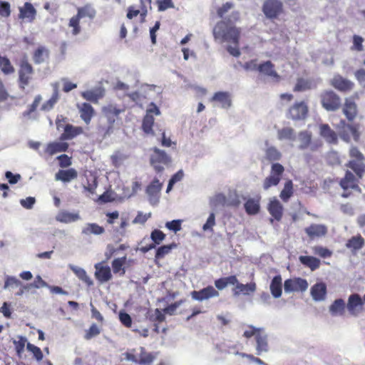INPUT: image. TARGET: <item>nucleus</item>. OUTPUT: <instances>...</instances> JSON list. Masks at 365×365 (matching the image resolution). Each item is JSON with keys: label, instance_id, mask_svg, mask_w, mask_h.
Instances as JSON below:
<instances>
[{"label": "nucleus", "instance_id": "obj_43", "mask_svg": "<svg viewBox=\"0 0 365 365\" xmlns=\"http://www.w3.org/2000/svg\"><path fill=\"white\" fill-rule=\"evenodd\" d=\"M104 232V227L98 225L96 223H88L82 230V234L85 235H90L91 234L95 235H100Z\"/></svg>", "mask_w": 365, "mask_h": 365}, {"label": "nucleus", "instance_id": "obj_21", "mask_svg": "<svg viewBox=\"0 0 365 365\" xmlns=\"http://www.w3.org/2000/svg\"><path fill=\"white\" fill-rule=\"evenodd\" d=\"M211 101L218 103L222 108L227 109L232 105L230 94L226 91H218L214 93Z\"/></svg>", "mask_w": 365, "mask_h": 365}, {"label": "nucleus", "instance_id": "obj_44", "mask_svg": "<svg viewBox=\"0 0 365 365\" xmlns=\"http://www.w3.org/2000/svg\"><path fill=\"white\" fill-rule=\"evenodd\" d=\"M59 99V93L57 85L55 86L53 93L51 96V97L44 102L43 105L41 106V110L43 111H49L54 107L55 104L58 102Z\"/></svg>", "mask_w": 365, "mask_h": 365}, {"label": "nucleus", "instance_id": "obj_19", "mask_svg": "<svg viewBox=\"0 0 365 365\" xmlns=\"http://www.w3.org/2000/svg\"><path fill=\"white\" fill-rule=\"evenodd\" d=\"M162 187L163 184L158 178H154L147 186L145 191L151 203L155 204L158 201Z\"/></svg>", "mask_w": 365, "mask_h": 365}, {"label": "nucleus", "instance_id": "obj_29", "mask_svg": "<svg viewBox=\"0 0 365 365\" xmlns=\"http://www.w3.org/2000/svg\"><path fill=\"white\" fill-rule=\"evenodd\" d=\"M343 113L349 121H352L357 115V106L351 98H346Z\"/></svg>", "mask_w": 365, "mask_h": 365}, {"label": "nucleus", "instance_id": "obj_10", "mask_svg": "<svg viewBox=\"0 0 365 365\" xmlns=\"http://www.w3.org/2000/svg\"><path fill=\"white\" fill-rule=\"evenodd\" d=\"M160 114V111L158 106L155 103H151L150 105V108H148L146 114L143 119L142 130H143L144 133H145L146 134H154L153 130V126L154 125L155 121L153 115H158Z\"/></svg>", "mask_w": 365, "mask_h": 365}, {"label": "nucleus", "instance_id": "obj_28", "mask_svg": "<svg viewBox=\"0 0 365 365\" xmlns=\"http://www.w3.org/2000/svg\"><path fill=\"white\" fill-rule=\"evenodd\" d=\"M256 290L255 282H250L246 284L240 283L238 281L235 283V287L232 289L233 294L235 296H239L242 294L248 295L250 293L255 292Z\"/></svg>", "mask_w": 365, "mask_h": 365}, {"label": "nucleus", "instance_id": "obj_37", "mask_svg": "<svg viewBox=\"0 0 365 365\" xmlns=\"http://www.w3.org/2000/svg\"><path fill=\"white\" fill-rule=\"evenodd\" d=\"M346 304L344 299H337L329 306V312L333 316H342L344 314Z\"/></svg>", "mask_w": 365, "mask_h": 365}, {"label": "nucleus", "instance_id": "obj_18", "mask_svg": "<svg viewBox=\"0 0 365 365\" xmlns=\"http://www.w3.org/2000/svg\"><path fill=\"white\" fill-rule=\"evenodd\" d=\"M190 294L193 299L200 302L220 296L218 290L211 285H209L199 291L194 290Z\"/></svg>", "mask_w": 365, "mask_h": 365}, {"label": "nucleus", "instance_id": "obj_63", "mask_svg": "<svg viewBox=\"0 0 365 365\" xmlns=\"http://www.w3.org/2000/svg\"><path fill=\"white\" fill-rule=\"evenodd\" d=\"M156 4L159 11H163L168 9L174 8L172 0H157Z\"/></svg>", "mask_w": 365, "mask_h": 365}, {"label": "nucleus", "instance_id": "obj_3", "mask_svg": "<svg viewBox=\"0 0 365 365\" xmlns=\"http://www.w3.org/2000/svg\"><path fill=\"white\" fill-rule=\"evenodd\" d=\"M150 163L156 173H161L164 170V167L171 163V158L164 150L157 147L150 149Z\"/></svg>", "mask_w": 365, "mask_h": 365}, {"label": "nucleus", "instance_id": "obj_45", "mask_svg": "<svg viewBox=\"0 0 365 365\" xmlns=\"http://www.w3.org/2000/svg\"><path fill=\"white\" fill-rule=\"evenodd\" d=\"M0 70L4 75H11L15 72V68L11 61L6 56L0 54Z\"/></svg>", "mask_w": 365, "mask_h": 365}, {"label": "nucleus", "instance_id": "obj_12", "mask_svg": "<svg viewBox=\"0 0 365 365\" xmlns=\"http://www.w3.org/2000/svg\"><path fill=\"white\" fill-rule=\"evenodd\" d=\"M336 129L341 138L346 142H349L351 136L355 140H359V133L357 128L354 125L347 124L344 120L339 122Z\"/></svg>", "mask_w": 365, "mask_h": 365}, {"label": "nucleus", "instance_id": "obj_60", "mask_svg": "<svg viewBox=\"0 0 365 365\" xmlns=\"http://www.w3.org/2000/svg\"><path fill=\"white\" fill-rule=\"evenodd\" d=\"M364 38L358 35H354L353 36V46L351 50L362 51L364 50L363 46Z\"/></svg>", "mask_w": 365, "mask_h": 365}, {"label": "nucleus", "instance_id": "obj_51", "mask_svg": "<svg viewBox=\"0 0 365 365\" xmlns=\"http://www.w3.org/2000/svg\"><path fill=\"white\" fill-rule=\"evenodd\" d=\"M277 137L279 140H294L295 139V133L292 128L285 127L278 130Z\"/></svg>", "mask_w": 365, "mask_h": 365}, {"label": "nucleus", "instance_id": "obj_46", "mask_svg": "<svg viewBox=\"0 0 365 365\" xmlns=\"http://www.w3.org/2000/svg\"><path fill=\"white\" fill-rule=\"evenodd\" d=\"M126 262V257H118L113 260L111 265L115 274H119L123 276L125 273L124 264Z\"/></svg>", "mask_w": 365, "mask_h": 365}, {"label": "nucleus", "instance_id": "obj_20", "mask_svg": "<svg viewBox=\"0 0 365 365\" xmlns=\"http://www.w3.org/2000/svg\"><path fill=\"white\" fill-rule=\"evenodd\" d=\"M81 118L84 121L86 125L91 123V119L95 115V110L93 106L88 103H82L77 104Z\"/></svg>", "mask_w": 365, "mask_h": 365}, {"label": "nucleus", "instance_id": "obj_11", "mask_svg": "<svg viewBox=\"0 0 365 365\" xmlns=\"http://www.w3.org/2000/svg\"><path fill=\"white\" fill-rule=\"evenodd\" d=\"M299 145V149L304 150L309 149L311 151H316L322 147V143L320 140L312 141V133L307 130L301 131L298 135Z\"/></svg>", "mask_w": 365, "mask_h": 365}, {"label": "nucleus", "instance_id": "obj_42", "mask_svg": "<svg viewBox=\"0 0 365 365\" xmlns=\"http://www.w3.org/2000/svg\"><path fill=\"white\" fill-rule=\"evenodd\" d=\"M237 282V278L235 275H230L225 277H221L215 281V287L222 290L225 289L227 285L232 284L235 285V283Z\"/></svg>", "mask_w": 365, "mask_h": 365}, {"label": "nucleus", "instance_id": "obj_56", "mask_svg": "<svg viewBox=\"0 0 365 365\" xmlns=\"http://www.w3.org/2000/svg\"><path fill=\"white\" fill-rule=\"evenodd\" d=\"M165 234L158 229L153 230L150 234V238L155 245H160L165 239Z\"/></svg>", "mask_w": 365, "mask_h": 365}, {"label": "nucleus", "instance_id": "obj_23", "mask_svg": "<svg viewBox=\"0 0 365 365\" xmlns=\"http://www.w3.org/2000/svg\"><path fill=\"white\" fill-rule=\"evenodd\" d=\"M258 71L265 76L274 78L277 82L280 80L279 75L274 69V65L270 61L259 64Z\"/></svg>", "mask_w": 365, "mask_h": 365}, {"label": "nucleus", "instance_id": "obj_58", "mask_svg": "<svg viewBox=\"0 0 365 365\" xmlns=\"http://www.w3.org/2000/svg\"><path fill=\"white\" fill-rule=\"evenodd\" d=\"M11 5L8 1H0V16L8 18L11 15Z\"/></svg>", "mask_w": 365, "mask_h": 365}, {"label": "nucleus", "instance_id": "obj_30", "mask_svg": "<svg viewBox=\"0 0 365 365\" xmlns=\"http://www.w3.org/2000/svg\"><path fill=\"white\" fill-rule=\"evenodd\" d=\"M78 177V173L74 168L67 170H59L55 175L56 180H60L63 182H68L75 180Z\"/></svg>", "mask_w": 365, "mask_h": 365}, {"label": "nucleus", "instance_id": "obj_14", "mask_svg": "<svg viewBox=\"0 0 365 365\" xmlns=\"http://www.w3.org/2000/svg\"><path fill=\"white\" fill-rule=\"evenodd\" d=\"M309 284L307 279L301 277H294L284 281V288L286 292H305L308 288Z\"/></svg>", "mask_w": 365, "mask_h": 365}, {"label": "nucleus", "instance_id": "obj_24", "mask_svg": "<svg viewBox=\"0 0 365 365\" xmlns=\"http://www.w3.org/2000/svg\"><path fill=\"white\" fill-rule=\"evenodd\" d=\"M63 133L61 135L60 139L61 140H71L78 135L83 133V129L81 126H73L71 124H66L63 128Z\"/></svg>", "mask_w": 365, "mask_h": 365}, {"label": "nucleus", "instance_id": "obj_38", "mask_svg": "<svg viewBox=\"0 0 365 365\" xmlns=\"http://www.w3.org/2000/svg\"><path fill=\"white\" fill-rule=\"evenodd\" d=\"M299 262L305 267H309L312 271L318 269L321 264L320 260L312 256H299Z\"/></svg>", "mask_w": 365, "mask_h": 365}, {"label": "nucleus", "instance_id": "obj_64", "mask_svg": "<svg viewBox=\"0 0 365 365\" xmlns=\"http://www.w3.org/2000/svg\"><path fill=\"white\" fill-rule=\"evenodd\" d=\"M349 156L351 160H356L359 161L364 160V156L356 147H351L349 150Z\"/></svg>", "mask_w": 365, "mask_h": 365}, {"label": "nucleus", "instance_id": "obj_17", "mask_svg": "<svg viewBox=\"0 0 365 365\" xmlns=\"http://www.w3.org/2000/svg\"><path fill=\"white\" fill-rule=\"evenodd\" d=\"M103 113L105 117L107 118L108 126L106 130V134H110L113 132V125L115 122L116 118H118L119 114L121 112V110L117 108L115 106L113 105H108L105 106L102 109Z\"/></svg>", "mask_w": 365, "mask_h": 365}, {"label": "nucleus", "instance_id": "obj_50", "mask_svg": "<svg viewBox=\"0 0 365 365\" xmlns=\"http://www.w3.org/2000/svg\"><path fill=\"white\" fill-rule=\"evenodd\" d=\"M312 88V81L309 79L298 78L293 88L294 92H302Z\"/></svg>", "mask_w": 365, "mask_h": 365}, {"label": "nucleus", "instance_id": "obj_16", "mask_svg": "<svg viewBox=\"0 0 365 365\" xmlns=\"http://www.w3.org/2000/svg\"><path fill=\"white\" fill-rule=\"evenodd\" d=\"M330 84L341 93L350 92L354 88V83L352 81L340 75H335L331 80Z\"/></svg>", "mask_w": 365, "mask_h": 365}, {"label": "nucleus", "instance_id": "obj_54", "mask_svg": "<svg viewBox=\"0 0 365 365\" xmlns=\"http://www.w3.org/2000/svg\"><path fill=\"white\" fill-rule=\"evenodd\" d=\"M27 350L31 352L36 361H40L43 359V355L41 349L31 343L26 344Z\"/></svg>", "mask_w": 365, "mask_h": 365}, {"label": "nucleus", "instance_id": "obj_39", "mask_svg": "<svg viewBox=\"0 0 365 365\" xmlns=\"http://www.w3.org/2000/svg\"><path fill=\"white\" fill-rule=\"evenodd\" d=\"M282 279L280 275L273 277L270 284V292L274 298H279L282 295Z\"/></svg>", "mask_w": 365, "mask_h": 365}, {"label": "nucleus", "instance_id": "obj_33", "mask_svg": "<svg viewBox=\"0 0 365 365\" xmlns=\"http://www.w3.org/2000/svg\"><path fill=\"white\" fill-rule=\"evenodd\" d=\"M104 90L97 88L93 90H88L81 93V96L86 101L97 103L104 96Z\"/></svg>", "mask_w": 365, "mask_h": 365}, {"label": "nucleus", "instance_id": "obj_61", "mask_svg": "<svg viewBox=\"0 0 365 365\" xmlns=\"http://www.w3.org/2000/svg\"><path fill=\"white\" fill-rule=\"evenodd\" d=\"M26 339L23 336H19L17 341H14L16 353L20 355L24 350Z\"/></svg>", "mask_w": 365, "mask_h": 365}, {"label": "nucleus", "instance_id": "obj_25", "mask_svg": "<svg viewBox=\"0 0 365 365\" xmlns=\"http://www.w3.org/2000/svg\"><path fill=\"white\" fill-rule=\"evenodd\" d=\"M307 235L312 239L321 237L327 235V228L324 225L312 224L304 230Z\"/></svg>", "mask_w": 365, "mask_h": 365}, {"label": "nucleus", "instance_id": "obj_62", "mask_svg": "<svg viewBox=\"0 0 365 365\" xmlns=\"http://www.w3.org/2000/svg\"><path fill=\"white\" fill-rule=\"evenodd\" d=\"M119 320L120 323L125 327L130 328L132 325V318L131 317L125 312H120L119 313Z\"/></svg>", "mask_w": 365, "mask_h": 365}, {"label": "nucleus", "instance_id": "obj_41", "mask_svg": "<svg viewBox=\"0 0 365 365\" xmlns=\"http://www.w3.org/2000/svg\"><path fill=\"white\" fill-rule=\"evenodd\" d=\"M255 339L257 342V354L258 355L261 354L262 352L268 351L267 336L266 334H262V331H260Z\"/></svg>", "mask_w": 365, "mask_h": 365}, {"label": "nucleus", "instance_id": "obj_5", "mask_svg": "<svg viewBox=\"0 0 365 365\" xmlns=\"http://www.w3.org/2000/svg\"><path fill=\"white\" fill-rule=\"evenodd\" d=\"M124 355L126 360L140 365H150L155 358L152 353L146 351L143 346L139 347L138 349H130L126 351Z\"/></svg>", "mask_w": 365, "mask_h": 365}, {"label": "nucleus", "instance_id": "obj_55", "mask_svg": "<svg viewBox=\"0 0 365 365\" xmlns=\"http://www.w3.org/2000/svg\"><path fill=\"white\" fill-rule=\"evenodd\" d=\"M73 271L81 280L86 283L88 285H91L93 284L92 280L90 279L86 272L83 269L80 267H74L73 268Z\"/></svg>", "mask_w": 365, "mask_h": 365}, {"label": "nucleus", "instance_id": "obj_6", "mask_svg": "<svg viewBox=\"0 0 365 365\" xmlns=\"http://www.w3.org/2000/svg\"><path fill=\"white\" fill-rule=\"evenodd\" d=\"M322 106L327 111H336L341 105V98L331 90L323 91L320 94Z\"/></svg>", "mask_w": 365, "mask_h": 365}, {"label": "nucleus", "instance_id": "obj_59", "mask_svg": "<svg viewBox=\"0 0 365 365\" xmlns=\"http://www.w3.org/2000/svg\"><path fill=\"white\" fill-rule=\"evenodd\" d=\"M42 100V98L40 95H37L33 103L29 106L28 110L24 112V115L27 116L30 115L32 113L36 111L37 107L38 106L39 103H41Z\"/></svg>", "mask_w": 365, "mask_h": 365}, {"label": "nucleus", "instance_id": "obj_8", "mask_svg": "<svg viewBox=\"0 0 365 365\" xmlns=\"http://www.w3.org/2000/svg\"><path fill=\"white\" fill-rule=\"evenodd\" d=\"M284 172V168L282 165L275 163L271 166L270 174L265 178L263 181L262 187L267 190L272 186H277L282 177Z\"/></svg>", "mask_w": 365, "mask_h": 365}, {"label": "nucleus", "instance_id": "obj_57", "mask_svg": "<svg viewBox=\"0 0 365 365\" xmlns=\"http://www.w3.org/2000/svg\"><path fill=\"white\" fill-rule=\"evenodd\" d=\"M314 253L322 258L330 257L332 255V252L327 247L322 246H315L313 248Z\"/></svg>", "mask_w": 365, "mask_h": 365}, {"label": "nucleus", "instance_id": "obj_22", "mask_svg": "<svg viewBox=\"0 0 365 365\" xmlns=\"http://www.w3.org/2000/svg\"><path fill=\"white\" fill-rule=\"evenodd\" d=\"M95 276L99 282H106L112 279L111 270L108 266L98 263L95 265Z\"/></svg>", "mask_w": 365, "mask_h": 365}, {"label": "nucleus", "instance_id": "obj_27", "mask_svg": "<svg viewBox=\"0 0 365 365\" xmlns=\"http://www.w3.org/2000/svg\"><path fill=\"white\" fill-rule=\"evenodd\" d=\"M364 245L365 240L364 237L360 234H358L349 239L345 245L347 249L355 253L363 248Z\"/></svg>", "mask_w": 365, "mask_h": 365}, {"label": "nucleus", "instance_id": "obj_4", "mask_svg": "<svg viewBox=\"0 0 365 365\" xmlns=\"http://www.w3.org/2000/svg\"><path fill=\"white\" fill-rule=\"evenodd\" d=\"M262 11L267 19L274 21L284 14L283 2L281 0H264Z\"/></svg>", "mask_w": 365, "mask_h": 365}, {"label": "nucleus", "instance_id": "obj_9", "mask_svg": "<svg viewBox=\"0 0 365 365\" xmlns=\"http://www.w3.org/2000/svg\"><path fill=\"white\" fill-rule=\"evenodd\" d=\"M34 74L33 66L26 59L21 60L19 64V82L21 88L29 85Z\"/></svg>", "mask_w": 365, "mask_h": 365}, {"label": "nucleus", "instance_id": "obj_52", "mask_svg": "<svg viewBox=\"0 0 365 365\" xmlns=\"http://www.w3.org/2000/svg\"><path fill=\"white\" fill-rule=\"evenodd\" d=\"M177 245L175 243H172L170 245H165L159 247L155 252V257L156 259H160L165 257V255H168L171 252L172 250L175 248Z\"/></svg>", "mask_w": 365, "mask_h": 365}, {"label": "nucleus", "instance_id": "obj_26", "mask_svg": "<svg viewBox=\"0 0 365 365\" xmlns=\"http://www.w3.org/2000/svg\"><path fill=\"white\" fill-rule=\"evenodd\" d=\"M267 210L274 220L279 221L283 215V206L277 199L270 200Z\"/></svg>", "mask_w": 365, "mask_h": 365}, {"label": "nucleus", "instance_id": "obj_13", "mask_svg": "<svg viewBox=\"0 0 365 365\" xmlns=\"http://www.w3.org/2000/svg\"><path fill=\"white\" fill-rule=\"evenodd\" d=\"M364 303L362 297L359 294L349 295L346 304V309L350 315L356 317L364 310Z\"/></svg>", "mask_w": 365, "mask_h": 365}, {"label": "nucleus", "instance_id": "obj_7", "mask_svg": "<svg viewBox=\"0 0 365 365\" xmlns=\"http://www.w3.org/2000/svg\"><path fill=\"white\" fill-rule=\"evenodd\" d=\"M309 114V106L304 101H296L287 110L286 116L294 121L305 120Z\"/></svg>", "mask_w": 365, "mask_h": 365}, {"label": "nucleus", "instance_id": "obj_1", "mask_svg": "<svg viewBox=\"0 0 365 365\" xmlns=\"http://www.w3.org/2000/svg\"><path fill=\"white\" fill-rule=\"evenodd\" d=\"M240 19V14L237 11H232L230 18L227 20L218 21L212 30V34L215 41L220 43H228L234 46H228L227 51L235 57L240 55L239 49L241 37V29L232 24Z\"/></svg>", "mask_w": 365, "mask_h": 365}, {"label": "nucleus", "instance_id": "obj_48", "mask_svg": "<svg viewBox=\"0 0 365 365\" xmlns=\"http://www.w3.org/2000/svg\"><path fill=\"white\" fill-rule=\"evenodd\" d=\"M245 209L246 212L248 215H256L259 211V202L258 200H256L253 198L248 199L245 205H244Z\"/></svg>", "mask_w": 365, "mask_h": 365}, {"label": "nucleus", "instance_id": "obj_36", "mask_svg": "<svg viewBox=\"0 0 365 365\" xmlns=\"http://www.w3.org/2000/svg\"><path fill=\"white\" fill-rule=\"evenodd\" d=\"M56 219L61 222L69 223L78 220L80 215L78 212L73 213L66 210H61L57 214Z\"/></svg>", "mask_w": 365, "mask_h": 365}, {"label": "nucleus", "instance_id": "obj_31", "mask_svg": "<svg viewBox=\"0 0 365 365\" xmlns=\"http://www.w3.org/2000/svg\"><path fill=\"white\" fill-rule=\"evenodd\" d=\"M311 295L315 301H322L327 295V286L323 282L314 284L311 288Z\"/></svg>", "mask_w": 365, "mask_h": 365}, {"label": "nucleus", "instance_id": "obj_40", "mask_svg": "<svg viewBox=\"0 0 365 365\" xmlns=\"http://www.w3.org/2000/svg\"><path fill=\"white\" fill-rule=\"evenodd\" d=\"M49 56V51L43 46H38L33 53V60L35 63L40 64L43 63Z\"/></svg>", "mask_w": 365, "mask_h": 365}, {"label": "nucleus", "instance_id": "obj_35", "mask_svg": "<svg viewBox=\"0 0 365 365\" xmlns=\"http://www.w3.org/2000/svg\"><path fill=\"white\" fill-rule=\"evenodd\" d=\"M76 15L80 19L88 18L90 20H93L96 16V11L91 4H87L77 9Z\"/></svg>", "mask_w": 365, "mask_h": 365}, {"label": "nucleus", "instance_id": "obj_15", "mask_svg": "<svg viewBox=\"0 0 365 365\" xmlns=\"http://www.w3.org/2000/svg\"><path fill=\"white\" fill-rule=\"evenodd\" d=\"M19 11L18 18L23 21L33 23L36 18L37 11L31 2H25Z\"/></svg>", "mask_w": 365, "mask_h": 365}, {"label": "nucleus", "instance_id": "obj_47", "mask_svg": "<svg viewBox=\"0 0 365 365\" xmlns=\"http://www.w3.org/2000/svg\"><path fill=\"white\" fill-rule=\"evenodd\" d=\"M265 158L269 162L278 161L282 158L281 152L274 146H269L264 151Z\"/></svg>", "mask_w": 365, "mask_h": 365}, {"label": "nucleus", "instance_id": "obj_49", "mask_svg": "<svg viewBox=\"0 0 365 365\" xmlns=\"http://www.w3.org/2000/svg\"><path fill=\"white\" fill-rule=\"evenodd\" d=\"M294 189L293 183L291 180H288L285 182L284 188L280 192L279 197L284 202H287L289 198L293 195Z\"/></svg>", "mask_w": 365, "mask_h": 365}, {"label": "nucleus", "instance_id": "obj_53", "mask_svg": "<svg viewBox=\"0 0 365 365\" xmlns=\"http://www.w3.org/2000/svg\"><path fill=\"white\" fill-rule=\"evenodd\" d=\"M80 20L81 19L76 14L72 16L69 20L68 26L72 28L71 33L73 36H76L81 33V28L80 26Z\"/></svg>", "mask_w": 365, "mask_h": 365}, {"label": "nucleus", "instance_id": "obj_2", "mask_svg": "<svg viewBox=\"0 0 365 365\" xmlns=\"http://www.w3.org/2000/svg\"><path fill=\"white\" fill-rule=\"evenodd\" d=\"M345 165L355 173L354 175L350 170H346L344 177L340 180L339 185L344 190L341 197L346 198L351 195L348 191L349 189L360 191L358 183L365 172V164L364 161L350 160Z\"/></svg>", "mask_w": 365, "mask_h": 365}, {"label": "nucleus", "instance_id": "obj_34", "mask_svg": "<svg viewBox=\"0 0 365 365\" xmlns=\"http://www.w3.org/2000/svg\"><path fill=\"white\" fill-rule=\"evenodd\" d=\"M320 135L329 143L336 144L337 143V135L328 124L320 125Z\"/></svg>", "mask_w": 365, "mask_h": 365}, {"label": "nucleus", "instance_id": "obj_32", "mask_svg": "<svg viewBox=\"0 0 365 365\" xmlns=\"http://www.w3.org/2000/svg\"><path fill=\"white\" fill-rule=\"evenodd\" d=\"M68 148V144L65 142H53L48 143L46 148L45 153L49 156H52L57 153L66 152Z\"/></svg>", "mask_w": 365, "mask_h": 365}]
</instances>
